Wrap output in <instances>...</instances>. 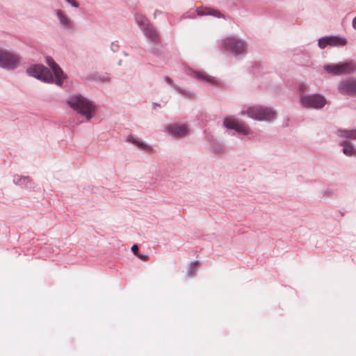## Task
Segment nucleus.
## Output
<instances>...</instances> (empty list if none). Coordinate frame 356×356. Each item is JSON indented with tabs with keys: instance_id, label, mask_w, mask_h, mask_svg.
Wrapping results in <instances>:
<instances>
[{
	"instance_id": "1",
	"label": "nucleus",
	"mask_w": 356,
	"mask_h": 356,
	"mask_svg": "<svg viewBox=\"0 0 356 356\" xmlns=\"http://www.w3.org/2000/svg\"><path fill=\"white\" fill-rule=\"evenodd\" d=\"M67 104L72 108L84 116L88 120L92 118L95 112V106L81 95L70 97L67 100Z\"/></svg>"
},
{
	"instance_id": "2",
	"label": "nucleus",
	"mask_w": 356,
	"mask_h": 356,
	"mask_svg": "<svg viewBox=\"0 0 356 356\" xmlns=\"http://www.w3.org/2000/svg\"><path fill=\"white\" fill-rule=\"evenodd\" d=\"M245 113L248 117L256 120H270L275 116V112L272 108L261 106H252L245 112H241L243 115Z\"/></svg>"
},
{
	"instance_id": "3",
	"label": "nucleus",
	"mask_w": 356,
	"mask_h": 356,
	"mask_svg": "<svg viewBox=\"0 0 356 356\" xmlns=\"http://www.w3.org/2000/svg\"><path fill=\"white\" fill-rule=\"evenodd\" d=\"M325 70L334 75L351 74L356 71V64L353 62H348L338 65H327L324 66Z\"/></svg>"
},
{
	"instance_id": "4",
	"label": "nucleus",
	"mask_w": 356,
	"mask_h": 356,
	"mask_svg": "<svg viewBox=\"0 0 356 356\" xmlns=\"http://www.w3.org/2000/svg\"><path fill=\"white\" fill-rule=\"evenodd\" d=\"M29 75L37 78L44 82L51 83L54 81L51 72L42 65H35L27 70Z\"/></svg>"
},
{
	"instance_id": "5",
	"label": "nucleus",
	"mask_w": 356,
	"mask_h": 356,
	"mask_svg": "<svg viewBox=\"0 0 356 356\" xmlns=\"http://www.w3.org/2000/svg\"><path fill=\"white\" fill-rule=\"evenodd\" d=\"M300 102L304 107L314 108H321L326 104L325 97L320 95L302 96Z\"/></svg>"
},
{
	"instance_id": "6",
	"label": "nucleus",
	"mask_w": 356,
	"mask_h": 356,
	"mask_svg": "<svg viewBox=\"0 0 356 356\" xmlns=\"http://www.w3.org/2000/svg\"><path fill=\"white\" fill-rule=\"evenodd\" d=\"M19 57L7 51L0 49V67L6 69H13L19 63Z\"/></svg>"
},
{
	"instance_id": "7",
	"label": "nucleus",
	"mask_w": 356,
	"mask_h": 356,
	"mask_svg": "<svg viewBox=\"0 0 356 356\" xmlns=\"http://www.w3.org/2000/svg\"><path fill=\"white\" fill-rule=\"evenodd\" d=\"M222 46L225 51H230L234 54H241L245 50V44L242 41L234 38H228L222 41Z\"/></svg>"
},
{
	"instance_id": "8",
	"label": "nucleus",
	"mask_w": 356,
	"mask_h": 356,
	"mask_svg": "<svg viewBox=\"0 0 356 356\" xmlns=\"http://www.w3.org/2000/svg\"><path fill=\"white\" fill-rule=\"evenodd\" d=\"M346 44V40L339 36H329L321 38L318 40V46L324 49L326 46H343Z\"/></svg>"
},
{
	"instance_id": "9",
	"label": "nucleus",
	"mask_w": 356,
	"mask_h": 356,
	"mask_svg": "<svg viewBox=\"0 0 356 356\" xmlns=\"http://www.w3.org/2000/svg\"><path fill=\"white\" fill-rule=\"evenodd\" d=\"M224 124L226 127L234 129L243 135H248L251 132L250 129L248 126L232 118H225L224 120Z\"/></svg>"
},
{
	"instance_id": "10",
	"label": "nucleus",
	"mask_w": 356,
	"mask_h": 356,
	"mask_svg": "<svg viewBox=\"0 0 356 356\" xmlns=\"http://www.w3.org/2000/svg\"><path fill=\"white\" fill-rule=\"evenodd\" d=\"M339 89L343 94L356 96V79H348L341 81Z\"/></svg>"
},
{
	"instance_id": "11",
	"label": "nucleus",
	"mask_w": 356,
	"mask_h": 356,
	"mask_svg": "<svg viewBox=\"0 0 356 356\" xmlns=\"http://www.w3.org/2000/svg\"><path fill=\"white\" fill-rule=\"evenodd\" d=\"M47 63L51 68L54 74V76L56 78V83L58 86H61L63 80L65 79L63 70L54 62V60L49 57L47 58Z\"/></svg>"
},
{
	"instance_id": "12",
	"label": "nucleus",
	"mask_w": 356,
	"mask_h": 356,
	"mask_svg": "<svg viewBox=\"0 0 356 356\" xmlns=\"http://www.w3.org/2000/svg\"><path fill=\"white\" fill-rule=\"evenodd\" d=\"M167 129L170 134L176 136H185L188 132L187 127L185 125L172 124L168 127Z\"/></svg>"
},
{
	"instance_id": "13",
	"label": "nucleus",
	"mask_w": 356,
	"mask_h": 356,
	"mask_svg": "<svg viewBox=\"0 0 356 356\" xmlns=\"http://www.w3.org/2000/svg\"><path fill=\"white\" fill-rule=\"evenodd\" d=\"M146 37L152 42L157 43L159 42V36L154 29V28L150 25L148 27L143 30Z\"/></svg>"
},
{
	"instance_id": "14",
	"label": "nucleus",
	"mask_w": 356,
	"mask_h": 356,
	"mask_svg": "<svg viewBox=\"0 0 356 356\" xmlns=\"http://www.w3.org/2000/svg\"><path fill=\"white\" fill-rule=\"evenodd\" d=\"M197 13L200 16L212 15V16H214L216 17H220L222 15L219 11L213 10L210 8H207V7H201V8H197Z\"/></svg>"
},
{
	"instance_id": "15",
	"label": "nucleus",
	"mask_w": 356,
	"mask_h": 356,
	"mask_svg": "<svg viewBox=\"0 0 356 356\" xmlns=\"http://www.w3.org/2000/svg\"><path fill=\"white\" fill-rule=\"evenodd\" d=\"M341 145L343 147V152L347 156L356 155V149L354 147L347 141L341 143Z\"/></svg>"
},
{
	"instance_id": "16",
	"label": "nucleus",
	"mask_w": 356,
	"mask_h": 356,
	"mask_svg": "<svg viewBox=\"0 0 356 356\" xmlns=\"http://www.w3.org/2000/svg\"><path fill=\"white\" fill-rule=\"evenodd\" d=\"M135 19L137 24L140 26L142 30L151 25L149 24L148 20L142 15L136 14Z\"/></svg>"
},
{
	"instance_id": "17",
	"label": "nucleus",
	"mask_w": 356,
	"mask_h": 356,
	"mask_svg": "<svg viewBox=\"0 0 356 356\" xmlns=\"http://www.w3.org/2000/svg\"><path fill=\"white\" fill-rule=\"evenodd\" d=\"M57 16L60 20V24L66 29L70 28V22L67 17L64 15L60 10L57 11Z\"/></svg>"
},
{
	"instance_id": "18",
	"label": "nucleus",
	"mask_w": 356,
	"mask_h": 356,
	"mask_svg": "<svg viewBox=\"0 0 356 356\" xmlns=\"http://www.w3.org/2000/svg\"><path fill=\"white\" fill-rule=\"evenodd\" d=\"M339 136L341 137H346L352 139H356V129L352 130H339Z\"/></svg>"
},
{
	"instance_id": "19",
	"label": "nucleus",
	"mask_w": 356,
	"mask_h": 356,
	"mask_svg": "<svg viewBox=\"0 0 356 356\" xmlns=\"http://www.w3.org/2000/svg\"><path fill=\"white\" fill-rule=\"evenodd\" d=\"M195 76L197 79H201V80H203V81H207L209 83H216V81L214 80L213 78L207 75V74H204L203 73H201V72H195Z\"/></svg>"
},
{
	"instance_id": "20",
	"label": "nucleus",
	"mask_w": 356,
	"mask_h": 356,
	"mask_svg": "<svg viewBox=\"0 0 356 356\" xmlns=\"http://www.w3.org/2000/svg\"><path fill=\"white\" fill-rule=\"evenodd\" d=\"M129 141H131L132 143H134L136 145H137L138 147H139L140 149H146V150L149 149V147L147 146V145H145L144 143L139 142V141L136 140L134 138H129Z\"/></svg>"
},
{
	"instance_id": "21",
	"label": "nucleus",
	"mask_w": 356,
	"mask_h": 356,
	"mask_svg": "<svg viewBox=\"0 0 356 356\" xmlns=\"http://www.w3.org/2000/svg\"><path fill=\"white\" fill-rule=\"evenodd\" d=\"M65 1H67L69 3H70L71 6L73 7H75V8L79 7V4L75 0H65Z\"/></svg>"
},
{
	"instance_id": "22",
	"label": "nucleus",
	"mask_w": 356,
	"mask_h": 356,
	"mask_svg": "<svg viewBox=\"0 0 356 356\" xmlns=\"http://www.w3.org/2000/svg\"><path fill=\"white\" fill-rule=\"evenodd\" d=\"M164 79H165V81L167 83H168L169 85L174 86V84H173V81H172L170 77H168V76H165V77L164 78Z\"/></svg>"
},
{
	"instance_id": "23",
	"label": "nucleus",
	"mask_w": 356,
	"mask_h": 356,
	"mask_svg": "<svg viewBox=\"0 0 356 356\" xmlns=\"http://www.w3.org/2000/svg\"><path fill=\"white\" fill-rule=\"evenodd\" d=\"M131 250H132V252H134V254L138 255L137 253H138V248L137 245H134L131 247Z\"/></svg>"
},
{
	"instance_id": "24",
	"label": "nucleus",
	"mask_w": 356,
	"mask_h": 356,
	"mask_svg": "<svg viewBox=\"0 0 356 356\" xmlns=\"http://www.w3.org/2000/svg\"><path fill=\"white\" fill-rule=\"evenodd\" d=\"M138 257L143 261L148 260V256H147V255L138 254Z\"/></svg>"
},
{
	"instance_id": "25",
	"label": "nucleus",
	"mask_w": 356,
	"mask_h": 356,
	"mask_svg": "<svg viewBox=\"0 0 356 356\" xmlns=\"http://www.w3.org/2000/svg\"><path fill=\"white\" fill-rule=\"evenodd\" d=\"M306 90H307V86H305V85H303V84H302V85H300V90L302 92H305Z\"/></svg>"
},
{
	"instance_id": "26",
	"label": "nucleus",
	"mask_w": 356,
	"mask_h": 356,
	"mask_svg": "<svg viewBox=\"0 0 356 356\" xmlns=\"http://www.w3.org/2000/svg\"><path fill=\"white\" fill-rule=\"evenodd\" d=\"M118 48V44H115L113 43L112 44L111 49H112L113 51H117Z\"/></svg>"
},
{
	"instance_id": "27",
	"label": "nucleus",
	"mask_w": 356,
	"mask_h": 356,
	"mask_svg": "<svg viewBox=\"0 0 356 356\" xmlns=\"http://www.w3.org/2000/svg\"><path fill=\"white\" fill-rule=\"evenodd\" d=\"M353 26L355 29H356V17L353 20Z\"/></svg>"
},
{
	"instance_id": "28",
	"label": "nucleus",
	"mask_w": 356,
	"mask_h": 356,
	"mask_svg": "<svg viewBox=\"0 0 356 356\" xmlns=\"http://www.w3.org/2000/svg\"><path fill=\"white\" fill-rule=\"evenodd\" d=\"M197 265V262L191 263V266L195 267Z\"/></svg>"
}]
</instances>
